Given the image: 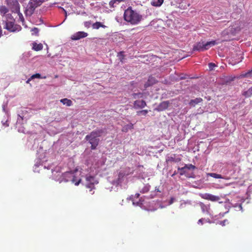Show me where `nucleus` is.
I'll list each match as a JSON object with an SVG mask.
<instances>
[{"label":"nucleus","instance_id":"nucleus-41","mask_svg":"<svg viewBox=\"0 0 252 252\" xmlns=\"http://www.w3.org/2000/svg\"><path fill=\"white\" fill-rule=\"evenodd\" d=\"M174 198H172L170 201V204H172L173 202Z\"/></svg>","mask_w":252,"mask_h":252},{"label":"nucleus","instance_id":"nucleus-28","mask_svg":"<svg viewBox=\"0 0 252 252\" xmlns=\"http://www.w3.org/2000/svg\"><path fill=\"white\" fill-rule=\"evenodd\" d=\"M31 32H32V35H35L36 36H38L39 30L37 28H33L31 30Z\"/></svg>","mask_w":252,"mask_h":252},{"label":"nucleus","instance_id":"nucleus-7","mask_svg":"<svg viewBox=\"0 0 252 252\" xmlns=\"http://www.w3.org/2000/svg\"><path fill=\"white\" fill-rule=\"evenodd\" d=\"M6 1L12 12L19 13L20 5L18 0H6Z\"/></svg>","mask_w":252,"mask_h":252},{"label":"nucleus","instance_id":"nucleus-27","mask_svg":"<svg viewBox=\"0 0 252 252\" xmlns=\"http://www.w3.org/2000/svg\"><path fill=\"white\" fill-rule=\"evenodd\" d=\"M148 112L149 111L148 110H143L139 111L137 112V115H142L144 116H146L148 114Z\"/></svg>","mask_w":252,"mask_h":252},{"label":"nucleus","instance_id":"nucleus-14","mask_svg":"<svg viewBox=\"0 0 252 252\" xmlns=\"http://www.w3.org/2000/svg\"><path fill=\"white\" fill-rule=\"evenodd\" d=\"M202 101H203V99L200 97L196 98L194 99H191L189 101V104L191 106L194 107L196 104H198L199 103L201 102Z\"/></svg>","mask_w":252,"mask_h":252},{"label":"nucleus","instance_id":"nucleus-33","mask_svg":"<svg viewBox=\"0 0 252 252\" xmlns=\"http://www.w3.org/2000/svg\"><path fill=\"white\" fill-rule=\"evenodd\" d=\"M41 78V75L39 73H36L35 74L32 75L31 76V78L34 79V78Z\"/></svg>","mask_w":252,"mask_h":252},{"label":"nucleus","instance_id":"nucleus-1","mask_svg":"<svg viewBox=\"0 0 252 252\" xmlns=\"http://www.w3.org/2000/svg\"><path fill=\"white\" fill-rule=\"evenodd\" d=\"M124 20L131 25L138 24L142 19V16L136 11L133 10L131 7H128L125 10L124 14Z\"/></svg>","mask_w":252,"mask_h":252},{"label":"nucleus","instance_id":"nucleus-45","mask_svg":"<svg viewBox=\"0 0 252 252\" xmlns=\"http://www.w3.org/2000/svg\"><path fill=\"white\" fill-rule=\"evenodd\" d=\"M175 174H176V173H175H175H174V174L172 175V176H174V175H175Z\"/></svg>","mask_w":252,"mask_h":252},{"label":"nucleus","instance_id":"nucleus-25","mask_svg":"<svg viewBox=\"0 0 252 252\" xmlns=\"http://www.w3.org/2000/svg\"><path fill=\"white\" fill-rule=\"evenodd\" d=\"M244 95L246 97H250L252 95V87H251L248 91H246Z\"/></svg>","mask_w":252,"mask_h":252},{"label":"nucleus","instance_id":"nucleus-13","mask_svg":"<svg viewBox=\"0 0 252 252\" xmlns=\"http://www.w3.org/2000/svg\"><path fill=\"white\" fill-rule=\"evenodd\" d=\"M125 1L126 0H111L109 3V5L110 8H114L117 4Z\"/></svg>","mask_w":252,"mask_h":252},{"label":"nucleus","instance_id":"nucleus-12","mask_svg":"<svg viewBox=\"0 0 252 252\" xmlns=\"http://www.w3.org/2000/svg\"><path fill=\"white\" fill-rule=\"evenodd\" d=\"M169 104V102L168 101H163L159 104L157 110L158 111L165 110L168 108Z\"/></svg>","mask_w":252,"mask_h":252},{"label":"nucleus","instance_id":"nucleus-9","mask_svg":"<svg viewBox=\"0 0 252 252\" xmlns=\"http://www.w3.org/2000/svg\"><path fill=\"white\" fill-rule=\"evenodd\" d=\"M147 103L144 100H136L133 102V107L135 109H142L146 106Z\"/></svg>","mask_w":252,"mask_h":252},{"label":"nucleus","instance_id":"nucleus-35","mask_svg":"<svg viewBox=\"0 0 252 252\" xmlns=\"http://www.w3.org/2000/svg\"><path fill=\"white\" fill-rule=\"evenodd\" d=\"M71 174L70 172H65L63 174V177H68L69 176H71Z\"/></svg>","mask_w":252,"mask_h":252},{"label":"nucleus","instance_id":"nucleus-17","mask_svg":"<svg viewBox=\"0 0 252 252\" xmlns=\"http://www.w3.org/2000/svg\"><path fill=\"white\" fill-rule=\"evenodd\" d=\"M164 0H153L151 1V5L154 6L158 7L162 5Z\"/></svg>","mask_w":252,"mask_h":252},{"label":"nucleus","instance_id":"nucleus-39","mask_svg":"<svg viewBox=\"0 0 252 252\" xmlns=\"http://www.w3.org/2000/svg\"><path fill=\"white\" fill-rule=\"evenodd\" d=\"M32 79H33L32 78H31V77L28 79V80L26 81V83H29L30 82V81H31Z\"/></svg>","mask_w":252,"mask_h":252},{"label":"nucleus","instance_id":"nucleus-26","mask_svg":"<svg viewBox=\"0 0 252 252\" xmlns=\"http://www.w3.org/2000/svg\"><path fill=\"white\" fill-rule=\"evenodd\" d=\"M0 12L5 14L8 12V10L5 6H1L0 7Z\"/></svg>","mask_w":252,"mask_h":252},{"label":"nucleus","instance_id":"nucleus-5","mask_svg":"<svg viewBox=\"0 0 252 252\" xmlns=\"http://www.w3.org/2000/svg\"><path fill=\"white\" fill-rule=\"evenodd\" d=\"M4 28L10 32H19L22 29L20 25L15 23V20L13 19L7 20Z\"/></svg>","mask_w":252,"mask_h":252},{"label":"nucleus","instance_id":"nucleus-32","mask_svg":"<svg viewBox=\"0 0 252 252\" xmlns=\"http://www.w3.org/2000/svg\"><path fill=\"white\" fill-rule=\"evenodd\" d=\"M185 169H186L185 166H184L183 167H182V168H180V167L178 168V170L180 171V174L181 175H184L185 174V173H186Z\"/></svg>","mask_w":252,"mask_h":252},{"label":"nucleus","instance_id":"nucleus-2","mask_svg":"<svg viewBox=\"0 0 252 252\" xmlns=\"http://www.w3.org/2000/svg\"><path fill=\"white\" fill-rule=\"evenodd\" d=\"M104 132V131L103 129H98L92 131L89 134L86 136L85 140L91 145L92 150H95L99 142L98 137L101 136Z\"/></svg>","mask_w":252,"mask_h":252},{"label":"nucleus","instance_id":"nucleus-11","mask_svg":"<svg viewBox=\"0 0 252 252\" xmlns=\"http://www.w3.org/2000/svg\"><path fill=\"white\" fill-rule=\"evenodd\" d=\"M157 82V80L156 79L153 77L150 76L147 82L144 84L145 88H147L148 87L153 85Z\"/></svg>","mask_w":252,"mask_h":252},{"label":"nucleus","instance_id":"nucleus-3","mask_svg":"<svg viewBox=\"0 0 252 252\" xmlns=\"http://www.w3.org/2000/svg\"><path fill=\"white\" fill-rule=\"evenodd\" d=\"M43 2L41 0H30L25 10L26 16H31L34 12L35 8L40 6Z\"/></svg>","mask_w":252,"mask_h":252},{"label":"nucleus","instance_id":"nucleus-36","mask_svg":"<svg viewBox=\"0 0 252 252\" xmlns=\"http://www.w3.org/2000/svg\"><path fill=\"white\" fill-rule=\"evenodd\" d=\"M228 220H224L223 221H221L220 222V224L222 226H224L225 225L226 222H227Z\"/></svg>","mask_w":252,"mask_h":252},{"label":"nucleus","instance_id":"nucleus-6","mask_svg":"<svg viewBox=\"0 0 252 252\" xmlns=\"http://www.w3.org/2000/svg\"><path fill=\"white\" fill-rule=\"evenodd\" d=\"M134 170L129 167H126L122 169L118 173V181L122 182L125 177L133 174Z\"/></svg>","mask_w":252,"mask_h":252},{"label":"nucleus","instance_id":"nucleus-22","mask_svg":"<svg viewBox=\"0 0 252 252\" xmlns=\"http://www.w3.org/2000/svg\"><path fill=\"white\" fill-rule=\"evenodd\" d=\"M133 98L136 99L143 97V94L142 93H133L132 94Z\"/></svg>","mask_w":252,"mask_h":252},{"label":"nucleus","instance_id":"nucleus-34","mask_svg":"<svg viewBox=\"0 0 252 252\" xmlns=\"http://www.w3.org/2000/svg\"><path fill=\"white\" fill-rule=\"evenodd\" d=\"M216 66V64L214 63H209V68L210 70H213L214 67Z\"/></svg>","mask_w":252,"mask_h":252},{"label":"nucleus","instance_id":"nucleus-20","mask_svg":"<svg viewBox=\"0 0 252 252\" xmlns=\"http://www.w3.org/2000/svg\"><path fill=\"white\" fill-rule=\"evenodd\" d=\"M150 188V186L149 184L145 185L143 188L140 190V192L142 193H145L148 192Z\"/></svg>","mask_w":252,"mask_h":252},{"label":"nucleus","instance_id":"nucleus-4","mask_svg":"<svg viewBox=\"0 0 252 252\" xmlns=\"http://www.w3.org/2000/svg\"><path fill=\"white\" fill-rule=\"evenodd\" d=\"M216 44L217 43L215 40L209 41L205 43L199 42L194 45L193 47V50L204 51L205 50H208L209 48L216 45Z\"/></svg>","mask_w":252,"mask_h":252},{"label":"nucleus","instance_id":"nucleus-29","mask_svg":"<svg viewBox=\"0 0 252 252\" xmlns=\"http://www.w3.org/2000/svg\"><path fill=\"white\" fill-rule=\"evenodd\" d=\"M200 206H201L202 212H205L206 211L208 212V207L207 206H206L204 204L201 203L200 204Z\"/></svg>","mask_w":252,"mask_h":252},{"label":"nucleus","instance_id":"nucleus-21","mask_svg":"<svg viewBox=\"0 0 252 252\" xmlns=\"http://www.w3.org/2000/svg\"><path fill=\"white\" fill-rule=\"evenodd\" d=\"M209 175L211 177H213L214 178H216V179H225L220 174H217L215 173H209Z\"/></svg>","mask_w":252,"mask_h":252},{"label":"nucleus","instance_id":"nucleus-43","mask_svg":"<svg viewBox=\"0 0 252 252\" xmlns=\"http://www.w3.org/2000/svg\"><path fill=\"white\" fill-rule=\"evenodd\" d=\"M63 11H64V12H65V17H66V16H67L66 12V11H65L64 9H63Z\"/></svg>","mask_w":252,"mask_h":252},{"label":"nucleus","instance_id":"nucleus-16","mask_svg":"<svg viewBox=\"0 0 252 252\" xmlns=\"http://www.w3.org/2000/svg\"><path fill=\"white\" fill-rule=\"evenodd\" d=\"M86 179L87 182L93 183L94 185L97 184L98 183V182L95 180V178L94 176H87Z\"/></svg>","mask_w":252,"mask_h":252},{"label":"nucleus","instance_id":"nucleus-30","mask_svg":"<svg viewBox=\"0 0 252 252\" xmlns=\"http://www.w3.org/2000/svg\"><path fill=\"white\" fill-rule=\"evenodd\" d=\"M186 169L194 170L196 169V167L192 164H186L185 165Z\"/></svg>","mask_w":252,"mask_h":252},{"label":"nucleus","instance_id":"nucleus-10","mask_svg":"<svg viewBox=\"0 0 252 252\" xmlns=\"http://www.w3.org/2000/svg\"><path fill=\"white\" fill-rule=\"evenodd\" d=\"M88 33L87 32H78L72 35L71 39L73 40H77L82 38L86 37Z\"/></svg>","mask_w":252,"mask_h":252},{"label":"nucleus","instance_id":"nucleus-31","mask_svg":"<svg viewBox=\"0 0 252 252\" xmlns=\"http://www.w3.org/2000/svg\"><path fill=\"white\" fill-rule=\"evenodd\" d=\"M118 56L119 57L121 62H123V60L124 59V57H125V55H124V52L122 51L118 53Z\"/></svg>","mask_w":252,"mask_h":252},{"label":"nucleus","instance_id":"nucleus-15","mask_svg":"<svg viewBox=\"0 0 252 252\" xmlns=\"http://www.w3.org/2000/svg\"><path fill=\"white\" fill-rule=\"evenodd\" d=\"M43 49V45L41 43L37 44L36 42L32 43V49L36 51H39Z\"/></svg>","mask_w":252,"mask_h":252},{"label":"nucleus","instance_id":"nucleus-42","mask_svg":"<svg viewBox=\"0 0 252 252\" xmlns=\"http://www.w3.org/2000/svg\"><path fill=\"white\" fill-rule=\"evenodd\" d=\"M80 181H81V180H80L78 182H76V183L75 184V185L76 186H78V185H79V183H80Z\"/></svg>","mask_w":252,"mask_h":252},{"label":"nucleus","instance_id":"nucleus-40","mask_svg":"<svg viewBox=\"0 0 252 252\" xmlns=\"http://www.w3.org/2000/svg\"><path fill=\"white\" fill-rule=\"evenodd\" d=\"M139 196H140L139 193H136L135 195V197L136 198H138L139 197Z\"/></svg>","mask_w":252,"mask_h":252},{"label":"nucleus","instance_id":"nucleus-18","mask_svg":"<svg viewBox=\"0 0 252 252\" xmlns=\"http://www.w3.org/2000/svg\"><path fill=\"white\" fill-rule=\"evenodd\" d=\"M101 27L105 28L106 26L99 22H96L92 25V28L94 29L98 30Z\"/></svg>","mask_w":252,"mask_h":252},{"label":"nucleus","instance_id":"nucleus-23","mask_svg":"<svg viewBox=\"0 0 252 252\" xmlns=\"http://www.w3.org/2000/svg\"><path fill=\"white\" fill-rule=\"evenodd\" d=\"M252 76V69L251 70H249L247 72L245 73H242L240 75L241 77H251Z\"/></svg>","mask_w":252,"mask_h":252},{"label":"nucleus","instance_id":"nucleus-44","mask_svg":"<svg viewBox=\"0 0 252 252\" xmlns=\"http://www.w3.org/2000/svg\"><path fill=\"white\" fill-rule=\"evenodd\" d=\"M3 125H5V126H8V124H6V123H4Z\"/></svg>","mask_w":252,"mask_h":252},{"label":"nucleus","instance_id":"nucleus-24","mask_svg":"<svg viewBox=\"0 0 252 252\" xmlns=\"http://www.w3.org/2000/svg\"><path fill=\"white\" fill-rule=\"evenodd\" d=\"M86 187V188L90 189V191H91L93 189H94V188H95L94 184L93 183H90L89 182H87Z\"/></svg>","mask_w":252,"mask_h":252},{"label":"nucleus","instance_id":"nucleus-38","mask_svg":"<svg viewBox=\"0 0 252 252\" xmlns=\"http://www.w3.org/2000/svg\"><path fill=\"white\" fill-rule=\"evenodd\" d=\"M203 219H199L198 221V223L199 224V223H201V224H203Z\"/></svg>","mask_w":252,"mask_h":252},{"label":"nucleus","instance_id":"nucleus-8","mask_svg":"<svg viewBox=\"0 0 252 252\" xmlns=\"http://www.w3.org/2000/svg\"><path fill=\"white\" fill-rule=\"evenodd\" d=\"M201 197L206 200H210L211 201H218L220 199V197L218 196L214 195L210 193H204L201 195Z\"/></svg>","mask_w":252,"mask_h":252},{"label":"nucleus","instance_id":"nucleus-19","mask_svg":"<svg viewBox=\"0 0 252 252\" xmlns=\"http://www.w3.org/2000/svg\"><path fill=\"white\" fill-rule=\"evenodd\" d=\"M60 101L64 105H66L67 106H70L72 105V102L71 100L67 98L62 99Z\"/></svg>","mask_w":252,"mask_h":252},{"label":"nucleus","instance_id":"nucleus-37","mask_svg":"<svg viewBox=\"0 0 252 252\" xmlns=\"http://www.w3.org/2000/svg\"><path fill=\"white\" fill-rule=\"evenodd\" d=\"M19 16L20 20L21 22H22V23H23L24 22V18L23 16V15L21 13H19Z\"/></svg>","mask_w":252,"mask_h":252}]
</instances>
